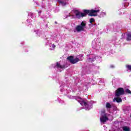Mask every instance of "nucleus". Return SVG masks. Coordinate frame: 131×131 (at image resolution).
<instances>
[{
    "mask_svg": "<svg viewBox=\"0 0 131 131\" xmlns=\"http://www.w3.org/2000/svg\"><path fill=\"white\" fill-rule=\"evenodd\" d=\"M83 13L80 12L78 10H75V14L76 17L78 19H80V18H82L83 17H85L88 14H89V16H97V14H99L100 13V8L98 7L95 8V9H92L91 10H84L83 11Z\"/></svg>",
    "mask_w": 131,
    "mask_h": 131,
    "instance_id": "nucleus-1",
    "label": "nucleus"
},
{
    "mask_svg": "<svg viewBox=\"0 0 131 131\" xmlns=\"http://www.w3.org/2000/svg\"><path fill=\"white\" fill-rule=\"evenodd\" d=\"M76 100L80 103L81 106H85V109L86 110H90L91 108H93V105L92 102H89L88 101H85L84 100L81 99L80 97H77Z\"/></svg>",
    "mask_w": 131,
    "mask_h": 131,
    "instance_id": "nucleus-2",
    "label": "nucleus"
},
{
    "mask_svg": "<svg viewBox=\"0 0 131 131\" xmlns=\"http://www.w3.org/2000/svg\"><path fill=\"white\" fill-rule=\"evenodd\" d=\"M124 95V90L123 88H120L116 91L115 97L113 99V102H117V103H121L122 102V99L121 98L119 97V96H122Z\"/></svg>",
    "mask_w": 131,
    "mask_h": 131,
    "instance_id": "nucleus-3",
    "label": "nucleus"
},
{
    "mask_svg": "<svg viewBox=\"0 0 131 131\" xmlns=\"http://www.w3.org/2000/svg\"><path fill=\"white\" fill-rule=\"evenodd\" d=\"M86 24L85 21H82L80 25H77L75 29L74 30V32H80V31H83L85 28Z\"/></svg>",
    "mask_w": 131,
    "mask_h": 131,
    "instance_id": "nucleus-4",
    "label": "nucleus"
},
{
    "mask_svg": "<svg viewBox=\"0 0 131 131\" xmlns=\"http://www.w3.org/2000/svg\"><path fill=\"white\" fill-rule=\"evenodd\" d=\"M54 37H52L51 38H47L46 40V45H49V43L48 42V41H49L50 40V45H49V50L50 51H54V50H55V48H56V46L54 44H52V41H53V38Z\"/></svg>",
    "mask_w": 131,
    "mask_h": 131,
    "instance_id": "nucleus-5",
    "label": "nucleus"
},
{
    "mask_svg": "<svg viewBox=\"0 0 131 131\" xmlns=\"http://www.w3.org/2000/svg\"><path fill=\"white\" fill-rule=\"evenodd\" d=\"M67 59L69 60V61H70V62L72 63V64H75V63H77V62H79V61H80V60L81 61H82V60H83V58H76L75 59L73 58V56H69L67 58Z\"/></svg>",
    "mask_w": 131,
    "mask_h": 131,
    "instance_id": "nucleus-6",
    "label": "nucleus"
},
{
    "mask_svg": "<svg viewBox=\"0 0 131 131\" xmlns=\"http://www.w3.org/2000/svg\"><path fill=\"white\" fill-rule=\"evenodd\" d=\"M92 48L95 50H97L98 48H100V40L98 38L95 39L94 41H92Z\"/></svg>",
    "mask_w": 131,
    "mask_h": 131,
    "instance_id": "nucleus-7",
    "label": "nucleus"
},
{
    "mask_svg": "<svg viewBox=\"0 0 131 131\" xmlns=\"http://www.w3.org/2000/svg\"><path fill=\"white\" fill-rule=\"evenodd\" d=\"M100 120L101 123H105V122H106L107 121L109 120V119L107 117L106 113H102L101 114V117H100Z\"/></svg>",
    "mask_w": 131,
    "mask_h": 131,
    "instance_id": "nucleus-8",
    "label": "nucleus"
},
{
    "mask_svg": "<svg viewBox=\"0 0 131 131\" xmlns=\"http://www.w3.org/2000/svg\"><path fill=\"white\" fill-rule=\"evenodd\" d=\"M96 58H97V56L95 55H90V58H89V62H92V63H93V62L96 60Z\"/></svg>",
    "mask_w": 131,
    "mask_h": 131,
    "instance_id": "nucleus-9",
    "label": "nucleus"
},
{
    "mask_svg": "<svg viewBox=\"0 0 131 131\" xmlns=\"http://www.w3.org/2000/svg\"><path fill=\"white\" fill-rule=\"evenodd\" d=\"M54 68H57L58 69H64V68H65V66H61L60 63L57 62L56 66L54 67Z\"/></svg>",
    "mask_w": 131,
    "mask_h": 131,
    "instance_id": "nucleus-10",
    "label": "nucleus"
},
{
    "mask_svg": "<svg viewBox=\"0 0 131 131\" xmlns=\"http://www.w3.org/2000/svg\"><path fill=\"white\" fill-rule=\"evenodd\" d=\"M58 2L61 6H66L67 5V0H59Z\"/></svg>",
    "mask_w": 131,
    "mask_h": 131,
    "instance_id": "nucleus-11",
    "label": "nucleus"
},
{
    "mask_svg": "<svg viewBox=\"0 0 131 131\" xmlns=\"http://www.w3.org/2000/svg\"><path fill=\"white\" fill-rule=\"evenodd\" d=\"M126 40H131V33H128L126 34Z\"/></svg>",
    "mask_w": 131,
    "mask_h": 131,
    "instance_id": "nucleus-12",
    "label": "nucleus"
},
{
    "mask_svg": "<svg viewBox=\"0 0 131 131\" xmlns=\"http://www.w3.org/2000/svg\"><path fill=\"white\" fill-rule=\"evenodd\" d=\"M112 107V105H111L109 102L106 103L105 105V108H106V109H111Z\"/></svg>",
    "mask_w": 131,
    "mask_h": 131,
    "instance_id": "nucleus-13",
    "label": "nucleus"
},
{
    "mask_svg": "<svg viewBox=\"0 0 131 131\" xmlns=\"http://www.w3.org/2000/svg\"><path fill=\"white\" fill-rule=\"evenodd\" d=\"M123 130L124 131H129V128L126 126L123 127Z\"/></svg>",
    "mask_w": 131,
    "mask_h": 131,
    "instance_id": "nucleus-14",
    "label": "nucleus"
},
{
    "mask_svg": "<svg viewBox=\"0 0 131 131\" xmlns=\"http://www.w3.org/2000/svg\"><path fill=\"white\" fill-rule=\"evenodd\" d=\"M59 40H60V38L59 37V36H56V37H55V39H54V41H59Z\"/></svg>",
    "mask_w": 131,
    "mask_h": 131,
    "instance_id": "nucleus-15",
    "label": "nucleus"
},
{
    "mask_svg": "<svg viewBox=\"0 0 131 131\" xmlns=\"http://www.w3.org/2000/svg\"><path fill=\"white\" fill-rule=\"evenodd\" d=\"M44 28L45 29V31H48V28H49V25L48 24H46L44 26Z\"/></svg>",
    "mask_w": 131,
    "mask_h": 131,
    "instance_id": "nucleus-16",
    "label": "nucleus"
},
{
    "mask_svg": "<svg viewBox=\"0 0 131 131\" xmlns=\"http://www.w3.org/2000/svg\"><path fill=\"white\" fill-rule=\"evenodd\" d=\"M125 93H126L127 94H131V91L129 89H126L125 90Z\"/></svg>",
    "mask_w": 131,
    "mask_h": 131,
    "instance_id": "nucleus-17",
    "label": "nucleus"
},
{
    "mask_svg": "<svg viewBox=\"0 0 131 131\" xmlns=\"http://www.w3.org/2000/svg\"><path fill=\"white\" fill-rule=\"evenodd\" d=\"M90 23H91V24H92L93 23H94V22H95V19L91 18L90 19Z\"/></svg>",
    "mask_w": 131,
    "mask_h": 131,
    "instance_id": "nucleus-18",
    "label": "nucleus"
},
{
    "mask_svg": "<svg viewBox=\"0 0 131 131\" xmlns=\"http://www.w3.org/2000/svg\"><path fill=\"white\" fill-rule=\"evenodd\" d=\"M36 33L39 35L40 34V33H41V30H38L36 32Z\"/></svg>",
    "mask_w": 131,
    "mask_h": 131,
    "instance_id": "nucleus-19",
    "label": "nucleus"
},
{
    "mask_svg": "<svg viewBox=\"0 0 131 131\" xmlns=\"http://www.w3.org/2000/svg\"><path fill=\"white\" fill-rule=\"evenodd\" d=\"M126 68H127L128 70L131 71V66L127 65L126 66Z\"/></svg>",
    "mask_w": 131,
    "mask_h": 131,
    "instance_id": "nucleus-20",
    "label": "nucleus"
},
{
    "mask_svg": "<svg viewBox=\"0 0 131 131\" xmlns=\"http://www.w3.org/2000/svg\"><path fill=\"white\" fill-rule=\"evenodd\" d=\"M128 5H129V3H125L124 4V7H128Z\"/></svg>",
    "mask_w": 131,
    "mask_h": 131,
    "instance_id": "nucleus-21",
    "label": "nucleus"
},
{
    "mask_svg": "<svg viewBox=\"0 0 131 131\" xmlns=\"http://www.w3.org/2000/svg\"><path fill=\"white\" fill-rule=\"evenodd\" d=\"M83 57V55H82V54H81V55H79V58H82Z\"/></svg>",
    "mask_w": 131,
    "mask_h": 131,
    "instance_id": "nucleus-22",
    "label": "nucleus"
},
{
    "mask_svg": "<svg viewBox=\"0 0 131 131\" xmlns=\"http://www.w3.org/2000/svg\"><path fill=\"white\" fill-rule=\"evenodd\" d=\"M111 68H114V66L111 65Z\"/></svg>",
    "mask_w": 131,
    "mask_h": 131,
    "instance_id": "nucleus-23",
    "label": "nucleus"
},
{
    "mask_svg": "<svg viewBox=\"0 0 131 131\" xmlns=\"http://www.w3.org/2000/svg\"><path fill=\"white\" fill-rule=\"evenodd\" d=\"M38 13V14H39V15H40V13H41V11H39Z\"/></svg>",
    "mask_w": 131,
    "mask_h": 131,
    "instance_id": "nucleus-24",
    "label": "nucleus"
},
{
    "mask_svg": "<svg viewBox=\"0 0 131 131\" xmlns=\"http://www.w3.org/2000/svg\"><path fill=\"white\" fill-rule=\"evenodd\" d=\"M71 15L70 14H69V15H67L66 18H67L68 17H70Z\"/></svg>",
    "mask_w": 131,
    "mask_h": 131,
    "instance_id": "nucleus-25",
    "label": "nucleus"
},
{
    "mask_svg": "<svg viewBox=\"0 0 131 131\" xmlns=\"http://www.w3.org/2000/svg\"><path fill=\"white\" fill-rule=\"evenodd\" d=\"M48 42L49 45H48L47 46H49L50 41V40H49V41H48Z\"/></svg>",
    "mask_w": 131,
    "mask_h": 131,
    "instance_id": "nucleus-26",
    "label": "nucleus"
},
{
    "mask_svg": "<svg viewBox=\"0 0 131 131\" xmlns=\"http://www.w3.org/2000/svg\"><path fill=\"white\" fill-rule=\"evenodd\" d=\"M27 21H28V22H30V19H27Z\"/></svg>",
    "mask_w": 131,
    "mask_h": 131,
    "instance_id": "nucleus-27",
    "label": "nucleus"
},
{
    "mask_svg": "<svg viewBox=\"0 0 131 131\" xmlns=\"http://www.w3.org/2000/svg\"><path fill=\"white\" fill-rule=\"evenodd\" d=\"M126 1H127V0H124V2H126Z\"/></svg>",
    "mask_w": 131,
    "mask_h": 131,
    "instance_id": "nucleus-28",
    "label": "nucleus"
},
{
    "mask_svg": "<svg viewBox=\"0 0 131 131\" xmlns=\"http://www.w3.org/2000/svg\"><path fill=\"white\" fill-rule=\"evenodd\" d=\"M102 14H104V15H105V13H102Z\"/></svg>",
    "mask_w": 131,
    "mask_h": 131,
    "instance_id": "nucleus-29",
    "label": "nucleus"
},
{
    "mask_svg": "<svg viewBox=\"0 0 131 131\" xmlns=\"http://www.w3.org/2000/svg\"><path fill=\"white\" fill-rule=\"evenodd\" d=\"M59 71H61L59 70Z\"/></svg>",
    "mask_w": 131,
    "mask_h": 131,
    "instance_id": "nucleus-30",
    "label": "nucleus"
}]
</instances>
